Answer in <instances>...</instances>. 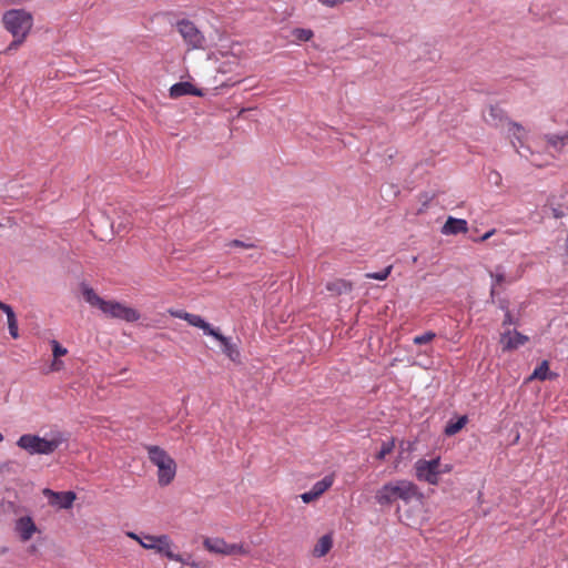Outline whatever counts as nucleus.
<instances>
[{
    "mask_svg": "<svg viewBox=\"0 0 568 568\" xmlns=\"http://www.w3.org/2000/svg\"><path fill=\"white\" fill-rule=\"evenodd\" d=\"M419 496L417 486L409 480L389 481L376 493V499L381 505H388L398 499L408 503Z\"/></svg>",
    "mask_w": 568,
    "mask_h": 568,
    "instance_id": "1",
    "label": "nucleus"
},
{
    "mask_svg": "<svg viewBox=\"0 0 568 568\" xmlns=\"http://www.w3.org/2000/svg\"><path fill=\"white\" fill-rule=\"evenodd\" d=\"M67 438L62 433L54 434L50 439L38 435L24 434L20 436L17 445L30 455H50L54 453Z\"/></svg>",
    "mask_w": 568,
    "mask_h": 568,
    "instance_id": "2",
    "label": "nucleus"
},
{
    "mask_svg": "<svg viewBox=\"0 0 568 568\" xmlns=\"http://www.w3.org/2000/svg\"><path fill=\"white\" fill-rule=\"evenodd\" d=\"M150 462L158 467V481L160 486L170 485L176 475L175 460L160 446H145Z\"/></svg>",
    "mask_w": 568,
    "mask_h": 568,
    "instance_id": "3",
    "label": "nucleus"
},
{
    "mask_svg": "<svg viewBox=\"0 0 568 568\" xmlns=\"http://www.w3.org/2000/svg\"><path fill=\"white\" fill-rule=\"evenodd\" d=\"M126 536L138 541L143 548L154 550L164 555L168 559L185 564L181 555L171 551V538L169 535H138L133 531L126 532Z\"/></svg>",
    "mask_w": 568,
    "mask_h": 568,
    "instance_id": "4",
    "label": "nucleus"
},
{
    "mask_svg": "<svg viewBox=\"0 0 568 568\" xmlns=\"http://www.w3.org/2000/svg\"><path fill=\"white\" fill-rule=\"evenodd\" d=\"M2 23L12 37L27 38L33 26V17L24 9H10L3 13Z\"/></svg>",
    "mask_w": 568,
    "mask_h": 568,
    "instance_id": "5",
    "label": "nucleus"
},
{
    "mask_svg": "<svg viewBox=\"0 0 568 568\" xmlns=\"http://www.w3.org/2000/svg\"><path fill=\"white\" fill-rule=\"evenodd\" d=\"M174 27L182 37L187 50H204L206 48V38L193 21L181 19L175 22Z\"/></svg>",
    "mask_w": 568,
    "mask_h": 568,
    "instance_id": "6",
    "label": "nucleus"
},
{
    "mask_svg": "<svg viewBox=\"0 0 568 568\" xmlns=\"http://www.w3.org/2000/svg\"><path fill=\"white\" fill-rule=\"evenodd\" d=\"M439 466H442L439 457L430 460L420 458L414 465L415 476L419 481H425L429 485H438Z\"/></svg>",
    "mask_w": 568,
    "mask_h": 568,
    "instance_id": "7",
    "label": "nucleus"
},
{
    "mask_svg": "<svg viewBox=\"0 0 568 568\" xmlns=\"http://www.w3.org/2000/svg\"><path fill=\"white\" fill-rule=\"evenodd\" d=\"M103 304L104 307L102 312L111 318L123 320L129 323H133L140 320V313L136 310L122 303L115 301H106Z\"/></svg>",
    "mask_w": 568,
    "mask_h": 568,
    "instance_id": "8",
    "label": "nucleus"
},
{
    "mask_svg": "<svg viewBox=\"0 0 568 568\" xmlns=\"http://www.w3.org/2000/svg\"><path fill=\"white\" fill-rule=\"evenodd\" d=\"M205 335L214 337L220 342L223 354H225L232 362H240V351L235 343L232 342L230 337L221 334L219 328H214L209 325V329L204 332Z\"/></svg>",
    "mask_w": 568,
    "mask_h": 568,
    "instance_id": "9",
    "label": "nucleus"
},
{
    "mask_svg": "<svg viewBox=\"0 0 568 568\" xmlns=\"http://www.w3.org/2000/svg\"><path fill=\"white\" fill-rule=\"evenodd\" d=\"M44 495L49 496V501L53 506H59L62 509H69L72 507L77 496L74 491H60L55 493L50 489L43 490Z\"/></svg>",
    "mask_w": 568,
    "mask_h": 568,
    "instance_id": "10",
    "label": "nucleus"
},
{
    "mask_svg": "<svg viewBox=\"0 0 568 568\" xmlns=\"http://www.w3.org/2000/svg\"><path fill=\"white\" fill-rule=\"evenodd\" d=\"M528 337L519 332H507L501 335L500 343L503 344L504 351L516 349L519 346L526 344Z\"/></svg>",
    "mask_w": 568,
    "mask_h": 568,
    "instance_id": "11",
    "label": "nucleus"
},
{
    "mask_svg": "<svg viewBox=\"0 0 568 568\" xmlns=\"http://www.w3.org/2000/svg\"><path fill=\"white\" fill-rule=\"evenodd\" d=\"M16 530L22 541H28L37 531V526L30 516H24L17 520Z\"/></svg>",
    "mask_w": 568,
    "mask_h": 568,
    "instance_id": "12",
    "label": "nucleus"
},
{
    "mask_svg": "<svg viewBox=\"0 0 568 568\" xmlns=\"http://www.w3.org/2000/svg\"><path fill=\"white\" fill-rule=\"evenodd\" d=\"M468 224L466 220L455 219L449 216L442 227V233L445 235H455L458 233H466Z\"/></svg>",
    "mask_w": 568,
    "mask_h": 568,
    "instance_id": "13",
    "label": "nucleus"
},
{
    "mask_svg": "<svg viewBox=\"0 0 568 568\" xmlns=\"http://www.w3.org/2000/svg\"><path fill=\"white\" fill-rule=\"evenodd\" d=\"M183 95H195L201 97L202 91L197 88H195L190 82H179L171 87L170 89V97L171 98H180Z\"/></svg>",
    "mask_w": 568,
    "mask_h": 568,
    "instance_id": "14",
    "label": "nucleus"
},
{
    "mask_svg": "<svg viewBox=\"0 0 568 568\" xmlns=\"http://www.w3.org/2000/svg\"><path fill=\"white\" fill-rule=\"evenodd\" d=\"M171 315L181 320L186 321L190 325L201 328L203 333L209 329V323L204 321L200 315L187 313L185 311H170Z\"/></svg>",
    "mask_w": 568,
    "mask_h": 568,
    "instance_id": "15",
    "label": "nucleus"
},
{
    "mask_svg": "<svg viewBox=\"0 0 568 568\" xmlns=\"http://www.w3.org/2000/svg\"><path fill=\"white\" fill-rule=\"evenodd\" d=\"M555 377H557V374H554L549 371L548 361H542L541 364L534 369L532 374L528 377V381H546Z\"/></svg>",
    "mask_w": 568,
    "mask_h": 568,
    "instance_id": "16",
    "label": "nucleus"
},
{
    "mask_svg": "<svg viewBox=\"0 0 568 568\" xmlns=\"http://www.w3.org/2000/svg\"><path fill=\"white\" fill-rule=\"evenodd\" d=\"M82 295L87 303H89L93 307H98L99 310H103L104 304L106 301L101 298L93 288L83 285L82 286Z\"/></svg>",
    "mask_w": 568,
    "mask_h": 568,
    "instance_id": "17",
    "label": "nucleus"
},
{
    "mask_svg": "<svg viewBox=\"0 0 568 568\" xmlns=\"http://www.w3.org/2000/svg\"><path fill=\"white\" fill-rule=\"evenodd\" d=\"M203 545L211 552L225 555L227 542L222 538H205Z\"/></svg>",
    "mask_w": 568,
    "mask_h": 568,
    "instance_id": "18",
    "label": "nucleus"
},
{
    "mask_svg": "<svg viewBox=\"0 0 568 568\" xmlns=\"http://www.w3.org/2000/svg\"><path fill=\"white\" fill-rule=\"evenodd\" d=\"M332 546V537L329 535H324L318 539L317 544L315 545L313 549V555L315 557H323L331 550Z\"/></svg>",
    "mask_w": 568,
    "mask_h": 568,
    "instance_id": "19",
    "label": "nucleus"
},
{
    "mask_svg": "<svg viewBox=\"0 0 568 568\" xmlns=\"http://www.w3.org/2000/svg\"><path fill=\"white\" fill-rule=\"evenodd\" d=\"M326 288L327 291L333 292L336 295H341L343 293L352 292V283L346 282L344 280H335L333 282H328Z\"/></svg>",
    "mask_w": 568,
    "mask_h": 568,
    "instance_id": "20",
    "label": "nucleus"
},
{
    "mask_svg": "<svg viewBox=\"0 0 568 568\" xmlns=\"http://www.w3.org/2000/svg\"><path fill=\"white\" fill-rule=\"evenodd\" d=\"M468 418L466 415L458 417L456 420H449L445 427V434L447 436L456 435L467 424Z\"/></svg>",
    "mask_w": 568,
    "mask_h": 568,
    "instance_id": "21",
    "label": "nucleus"
},
{
    "mask_svg": "<svg viewBox=\"0 0 568 568\" xmlns=\"http://www.w3.org/2000/svg\"><path fill=\"white\" fill-rule=\"evenodd\" d=\"M7 322H8V328L9 333L12 336V338L19 337V328H18V320L16 316V313L13 312L12 307H7Z\"/></svg>",
    "mask_w": 568,
    "mask_h": 568,
    "instance_id": "22",
    "label": "nucleus"
},
{
    "mask_svg": "<svg viewBox=\"0 0 568 568\" xmlns=\"http://www.w3.org/2000/svg\"><path fill=\"white\" fill-rule=\"evenodd\" d=\"M546 142L554 149L561 151L566 142H568L567 133L565 135L548 134L546 135Z\"/></svg>",
    "mask_w": 568,
    "mask_h": 568,
    "instance_id": "23",
    "label": "nucleus"
},
{
    "mask_svg": "<svg viewBox=\"0 0 568 568\" xmlns=\"http://www.w3.org/2000/svg\"><path fill=\"white\" fill-rule=\"evenodd\" d=\"M333 485V477L325 476L322 480L315 483L313 488L311 489L313 493H316L317 498L322 496L331 486Z\"/></svg>",
    "mask_w": 568,
    "mask_h": 568,
    "instance_id": "24",
    "label": "nucleus"
},
{
    "mask_svg": "<svg viewBox=\"0 0 568 568\" xmlns=\"http://www.w3.org/2000/svg\"><path fill=\"white\" fill-rule=\"evenodd\" d=\"M395 448V439L390 438L382 443L381 449L377 452L375 458L378 460H384L389 454L393 453Z\"/></svg>",
    "mask_w": 568,
    "mask_h": 568,
    "instance_id": "25",
    "label": "nucleus"
},
{
    "mask_svg": "<svg viewBox=\"0 0 568 568\" xmlns=\"http://www.w3.org/2000/svg\"><path fill=\"white\" fill-rule=\"evenodd\" d=\"M292 34L295 40L301 41V42L310 41L314 36V33L311 29H303V28L293 29Z\"/></svg>",
    "mask_w": 568,
    "mask_h": 568,
    "instance_id": "26",
    "label": "nucleus"
},
{
    "mask_svg": "<svg viewBox=\"0 0 568 568\" xmlns=\"http://www.w3.org/2000/svg\"><path fill=\"white\" fill-rule=\"evenodd\" d=\"M392 268H393V266L388 265L387 267L383 268L379 272L366 273L365 277L372 278V280H377V281H384L389 276Z\"/></svg>",
    "mask_w": 568,
    "mask_h": 568,
    "instance_id": "27",
    "label": "nucleus"
},
{
    "mask_svg": "<svg viewBox=\"0 0 568 568\" xmlns=\"http://www.w3.org/2000/svg\"><path fill=\"white\" fill-rule=\"evenodd\" d=\"M436 337V334L434 332H426L422 335H417L413 338V342L415 345H423L430 343Z\"/></svg>",
    "mask_w": 568,
    "mask_h": 568,
    "instance_id": "28",
    "label": "nucleus"
},
{
    "mask_svg": "<svg viewBox=\"0 0 568 568\" xmlns=\"http://www.w3.org/2000/svg\"><path fill=\"white\" fill-rule=\"evenodd\" d=\"M236 554H247V550L243 547V545L239 544H227L225 555H236Z\"/></svg>",
    "mask_w": 568,
    "mask_h": 568,
    "instance_id": "29",
    "label": "nucleus"
},
{
    "mask_svg": "<svg viewBox=\"0 0 568 568\" xmlns=\"http://www.w3.org/2000/svg\"><path fill=\"white\" fill-rule=\"evenodd\" d=\"M51 345H52V354L55 358L64 356L68 353L67 348L63 347L62 345H60V343L57 342L55 339L51 341Z\"/></svg>",
    "mask_w": 568,
    "mask_h": 568,
    "instance_id": "30",
    "label": "nucleus"
},
{
    "mask_svg": "<svg viewBox=\"0 0 568 568\" xmlns=\"http://www.w3.org/2000/svg\"><path fill=\"white\" fill-rule=\"evenodd\" d=\"M233 67H237V61H236V60H234V61L223 62V63L217 68V72H220V73H226V72H230V71H232Z\"/></svg>",
    "mask_w": 568,
    "mask_h": 568,
    "instance_id": "31",
    "label": "nucleus"
},
{
    "mask_svg": "<svg viewBox=\"0 0 568 568\" xmlns=\"http://www.w3.org/2000/svg\"><path fill=\"white\" fill-rule=\"evenodd\" d=\"M27 38L13 37V41L8 45L6 52H10L12 50H17Z\"/></svg>",
    "mask_w": 568,
    "mask_h": 568,
    "instance_id": "32",
    "label": "nucleus"
},
{
    "mask_svg": "<svg viewBox=\"0 0 568 568\" xmlns=\"http://www.w3.org/2000/svg\"><path fill=\"white\" fill-rule=\"evenodd\" d=\"M227 246L244 247V248L255 247V245L253 243H245L241 240H232L231 242H229Z\"/></svg>",
    "mask_w": 568,
    "mask_h": 568,
    "instance_id": "33",
    "label": "nucleus"
},
{
    "mask_svg": "<svg viewBox=\"0 0 568 568\" xmlns=\"http://www.w3.org/2000/svg\"><path fill=\"white\" fill-rule=\"evenodd\" d=\"M491 277L494 278V284H493V287H491V295L495 294V286L496 285H500L501 283L505 282V276L504 274L501 273H497V274H491Z\"/></svg>",
    "mask_w": 568,
    "mask_h": 568,
    "instance_id": "34",
    "label": "nucleus"
},
{
    "mask_svg": "<svg viewBox=\"0 0 568 568\" xmlns=\"http://www.w3.org/2000/svg\"><path fill=\"white\" fill-rule=\"evenodd\" d=\"M301 499L303 500V503L310 504V503L314 501L315 499H317V496H316V493H313L312 490H310V491L303 493L301 495Z\"/></svg>",
    "mask_w": 568,
    "mask_h": 568,
    "instance_id": "35",
    "label": "nucleus"
},
{
    "mask_svg": "<svg viewBox=\"0 0 568 568\" xmlns=\"http://www.w3.org/2000/svg\"><path fill=\"white\" fill-rule=\"evenodd\" d=\"M62 367H63V362L60 361L59 358L54 357V359H53V362L51 364V369L52 371H60Z\"/></svg>",
    "mask_w": 568,
    "mask_h": 568,
    "instance_id": "36",
    "label": "nucleus"
},
{
    "mask_svg": "<svg viewBox=\"0 0 568 568\" xmlns=\"http://www.w3.org/2000/svg\"><path fill=\"white\" fill-rule=\"evenodd\" d=\"M453 470V465L450 464H442V466H439V476L443 475V474H448Z\"/></svg>",
    "mask_w": 568,
    "mask_h": 568,
    "instance_id": "37",
    "label": "nucleus"
},
{
    "mask_svg": "<svg viewBox=\"0 0 568 568\" xmlns=\"http://www.w3.org/2000/svg\"><path fill=\"white\" fill-rule=\"evenodd\" d=\"M495 232H496V230H495V229H493V230H490V231L486 232V233H485V234L479 239V241H480V242H484V241L488 240L489 237H491V236L495 234Z\"/></svg>",
    "mask_w": 568,
    "mask_h": 568,
    "instance_id": "38",
    "label": "nucleus"
},
{
    "mask_svg": "<svg viewBox=\"0 0 568 568\" xmlns=\"http://www.w3.org/2000/svg\"><path fill=\"white\" fill-rule=\"evenodd\" d=\"M510 324H513L511 315L509 312H507L505 315L504 325H510Z\"/></svg>",
    "mask_w": 568,
    "mask_h": 568,
    "instance_id": "39",
    "label": "nucleus"
},
{
    "mask_svg": "<svg viewBox=\"0 0 568 568\" xmlns=\"http://www.w3.org/2000/svg\"><path fill=\"white\" fill-rule=\"evenodd\" d=\"M7 307H10V305L3 303L0 301V310H2L4 313L7 312Z\"/></svg>",
    "mask_w": 568,
    "mask_h": 568,
    "instance_id": "40",
    "label": "nucleus"
},
{
    "mask_svg": "<svg viewBox=\"0 0 568 568\" xmlns=\"http://www.w3.org/2000/svg\"><path fill=\"white\" fill-rule=\"evenodd\" d=\"M513 126L516 129L517 132L524 131L523 126L518 123H513Z\"/></svg>",
    "mask_w": 568,
    "mask_h": 568,
    "instance_id": "41",
    "label": "nucleus"
},
{
    "mask_svg": "<svg viewBox=\"0 0 568 568\" xmlns=\"http://www.w3.org/2000/svg\"><path fill=\"white\" fill-rule=\"evenodd\" d=\"M399 458H400V456H398V458H397V459H396V462H395V468H397V467H398Z\"/></svg>",
    "mask_w": 568,
    "mask_h": 568,
    "instance_id": "42",
    "label": "nucleus"
},
{
    "mask_svg": "<svg viewBox=\"0 0 568 568\" xmlns=\"http://www.w3.org/2000/svg\"><path fill=\"white\" fill-rule=\"evenodd\" d=\"M495 111H496V109H495V108H491V109H490V113H491V114H493Z\"/></svg>",
    "mask_w": 568,
    "mask_h": 568,
    "instance_id": "43",
    "label": "nucleus"
},
{
    "mask_svg": "<svg viewBox=\"0 0 568 568\" xmlns=\"http://www.w3.org/2000/svg\"><path fill=\"white\" fill-rule=\"evenodd\" d=\"M3 440V435L0 433V442Z\"/></svg>",
    "mask_w": 568,
    "mask_h": 568,
    "instance_id": "44",
    "label": "nucleus"
}]
</instances>
